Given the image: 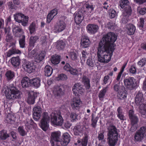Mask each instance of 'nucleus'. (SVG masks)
Instances as JSON below:
<instances>
[{
    "mask_svg": "<svg viewBox=\"0 0 146 146\" xmlns=\"http://www.w3.org/2000/svg\"><path fill=\"white\" fill-rule=\"evenodd\" d=\"M117 39L116 35L111 32L104 36L98 47L97 56L99 62L108 63L110 60L114 50V43Z\"/></svg>",
    "mask_w": 146,
    "mask_h": 146,
    "instance_id": "f257e3e1",
    "label": "nucleus"
},
{
    "mask_svg": "<svg viewBox=\"0 0 146 146\" xmlns=\"http://www.w3.org/2000/svg\"><path fill=\"white\" fill-rule=\"evenodd\" d=\"M107 141L109 146H115L118 140V134L115 127L110 125L108 128Z\"/></svg>",
    "mask_w": 146,
    "mask_h": 146,
    "instance_id": "f03ea898",
    "label": "nucleus"
},
{
    "mask_svg": "<svg viewBox=\"0 0 146 146\" xmlns=\"http://www.w3.org/2000/svg\"><path fill=\"white\" fill-rule=\"evenodd\" d=\"M3 90L8 99L15 100L21 98V92L16 88L13 86V84L10 85L9 87L5 88Z\"/></svg>",
    "mask_w": 146,
    "mask_h": 146,
    "instance_id": "7ed1b4c3",
    "label": "nucleus"
},
{
    "mask_svg": "<svg viewBox=\"0 0 146 146\" xmlns=\"http://www.w3.org/2000/svg\"><path fill=\"white\" fill-rule=\"evenodd\" d=\"M51 122L54 124L59 126L62 125L64 120L60 115L53 113L51 115Z\"/></svg>",
    "mask_w": 146,
    "mask_h": 146,
    "instance_id": "20e7f679",
    "label": "nucleus"
},
{
    "mask_svg": "<svg viewBox=\"0 0 146 146\" xmlns=\"http://www.w3.org/2000/svg\"><path fill=\"white\" fill-rule=\"evenodd\" d=\"M50 117L47 112H44L43 114L42 119L41 121L40 127L44 131H46L47 129L49 122Z\"/></svg>",
    "mask_w": 146,
    "mask_h": 146,
    "instance_id": "39448f33",
    "label": "nucleus"
},
{
    "mask_svg": "<svg viewBox=\"0 0 146 146\" xmlns=\"http://www.w3.org/2000/svg\"><path fill=\"white\" fill-rule=\"evenodd\" d=\"M22 66L24 69L29 73L33 72L35 70V66L33 63H31L25 60L23 61Z\"/></svg>",
    "mask_w": 146,
    "mask_h": 146,
    "instance_id": "423d86ee",
    "label": "nucleus"
},
{
    "mask_svg": "<svg viewBox=\"0 0 146 146\" xmlns=\"http://www.w3.org/2000/svg\"><path fill=\"white\" fill-rule=\"evenodd\" d=\"M73 93L76 96L78 95V94H82L84 92V90L83 86L80 83H77L75 84L72 87Z\"/></svg>",
    "mask_w": 146,
    "mask_h": 146,
    "instance_id": "0eeeda50",
    "label": "nucleus"
},
{
    "mask_svg": "<svg viewBox=\"0 0 146 146\" xmlns=\"http://www.w3.org/2000/svg\"><path fill=\"white\" fill-rule=\"evenodd\" d=\"M135 79L133 77L124 79L123 82L126 87L129 89H132L135 86Z\"/></svg>",
    "mask_w": 146,
    "mask_h": 146,
    "instance_id": "6e6552de",
    "label": "nucleus"
},
{
    "mask_svg": "<svg viewBox=\"0 0 146 146\" xmlns=\"http://www.w3.org/2000/svg\"><path fill=\"white\" fill-rule=\"evenodd\" d=\"M66 25L63 21H60L57 23L54 27V30L56 32H60L62 31L65 28Z\"/></svg>",
    "mask_w": 146,
    "mask_h": 146,
    "instance_id": "1a4fd4ad",
    "label": "nucleus"
},
{
    "mask_svg": "<svg viewBox=\"0 0 146 146\" xmlns=\"http://www.w3.org/2000/svg\"><path fill=\"white\" fill-rule=\"evenodd\" d=\"M33 117L35 120L37 121L39 119L40 117L41 113V110L39 106H36L33 109Z\"/></svg>",
    "mask_w": 146,
    "mask_h": 146,
    "instance_id": "9d476101",
    "label": "nucleus"
},
{
    "mask_svg": "<svg viewBox=\"0 0 146 146\" xmlns=\"http://www.w3.org/2000/svg\"><path fill=\"white\" fill-rule=\"evenodd\" d=\"M99 29L98 26L94 24H89L86 27V29L88 33L94 34L96 33Z\"/></svg>",
    "mask_w": 146,
    "mask_h": 146,
    "instance_id": "9b49d317",
    "label": "nucleus"
},
{
    "mask_svg": "<svg viewBox=\"0 0 146 146\" xmlns=\"http://www.w3.org/2000/svg\"><path fill=\"white\" fill-rule=\"evenodd\" d=\"M120 6L122 9H124L123 11H131V7L129 6L130 3L128 0H121L119 1Z\"/></svg>",
    "mask_w": 146,
    "mask_h": 146,
    "instance_id": "f8f14e48",
    "label": "nucleus"
},
{
    "mask_svg": "<svg viewBox=\"0 0 146 146\" xmlns=\"http://www.w3.org/2000/svg\"><path fill=\"white\" fill-rule=\"evenodd\" d=\"M129 116L131 124H136L138 121V117L134 114V112L132 110H130L129 111Z\"/></svg>",
    "mask_w": 146,
    "mask_h": 146,
    "instance_id": "ddd939ff",
    "label": "nucleus"
},
{
    "mask_svg": "<svg viewBox=\"0 0 146 146\" xmlns=\"http://www.w3.org/2000/svg\"><path fill=\"white\" fill-rule=\"evenodd\" d=\"M58 13V10L56 8L50 11L47 15V22L49 23Z\"/></svg>",
    "mask_w": 146,
    "mask_h": 146,
    "instance_id": "4468645a",
    "label": "nucleus"
},
{
    "mask_svg": "<svg viewBox=\"0 0 146 146\" xmlns=\"http://www.w3.org/2000/svg\"><path fill=\"white\" fill-rule=\"evenodd\" d=\"M127 33L129 35H132L134 34L135 30V26L132 24H127L125 27Z\"/></svg>",
    "mask_w": 146,
    "mask_h": 146,
    "instance_id": "2eb2a0df",
    "label": "nucleus"
},
{
    "mask_svg": "<svg viewBox=\"0 0 146 146\" xmlns=\"http://www.w3.org/2000/svg\"><path fill=\"white\" fill-rule=\"evenodd\" d=\"M63 88L62 86H57L54 87L53 90V93L56 97L60 96L63 94Z\"/></svg>",
    "mask_w": 146,
    "mask_h": 146,
    "instance_id": "dca6fc26",
    "label": "nucleus"
},
{
    "mask_svg": "<svg viewBox=\"0 0 146 146\" xmlns=\"http://www.w3.org/2000/svg\"><path fill=\"white\" fill-rule=\"evenodd\" d=\"M131 11H130L129 9V11H123V17L122 18V22L123 23H125L128 22L129 20V17L130 15Z\"/></svg>",
    "mask_w": 146,
    "mask_h": 146,
    "instance_id": "f3484780",
    "label": "nucleus"
},
{
    "mask_svg": "<svg viewBox=\"0 0 146 146\" xmlns=\"http://www.w3.org/2000/svg\"><path fill=\"white\" fill-rule=\"evenodd\" d=\"M81 103L80 100L76 98H74L71 102V106L74 110L78 108Z\"/></svg>",
    "mask_w": 146,
    "mask_h": 146,
    "instance_id": "a211bd4d",
    "label": "nucleus"
},
{
    "mask_svg": "<svg viewBox=\"0 0 146 146\" xmlns=\"http://www.w3.org/2000/svg\"><path fill=\"white\" fill-rule=\"evenodd\" d=\"M90 43V41L89 38L87 36L83 37L81 40L80 44L82 48L88 47L89 46Z\"/></svg>",
    "mask_w": 146,
    "mask_h": 146,
    "instance_id": "6ab92c4d",
    "label": "nucleus"
},
{
    "mask_svg": "<svg viewBox=\"0 0 146 146\" xmlns=\"http://www.w3.org/2000/svg\"><path fill=\"white\" fill-rule=\"evenodd\" d=\"M143 96L141 92H138L136 95L135 98V103L137 106L143 103Z\"/></svg>",
    "mask_w": 146,
    "mask_h": 146,
    "instance_id": "aec40b11",
    "label": "nucleus"
},
{
    "mask_svg": "<svg viewBox=\"0 0 146 146\" xmlns=\"http://www.w3.org/2000/svg\"><path fill=\"white\" fill-rule=\"evenodd\" d=\"M10 60L11 64L13 67H17L19 66L21 60L19 56L13 57Z\"/></svg>",
    "mask_w": 146,
    "mask_h": 146,
    "instance_id": "412c9836",
    "label": "nucleus"
},
{
    "mask_svg": "<svg viewBox=\"0 0 146 146\" xmlns=\"http://www.w3.org/2000/svg\"><path fill=\"white\" fill-rule=\"evenodd\" d=\"M83 19L82 14L81 12H76L75 13L74 20L77 24H80Z\"/></svg>",
    "mask_w": 146,
    "mask_h": 146,
    "instance_id": "4be33fe9",
    "label": "nucleus"
},
{
    "mask_svg": "<svg viewBox=\"0 0 146 146\" xmlns=\"http://www.w3.org/2000/svg\"><path fill=\"white\" fill-rule=\"evenodd\" d=\"M60 132L59 131L54 132L52 133L51 134V139L54 141H52V146H53V142H56L59 140L60 137Z\"/></svg>",
    "mask_w": 146,
    "mask_h": 146,
    "instance_id": "5701e85b",
    "label": "nucleus"
},
{
    "mask_svg": "<svg viewBox=\"0 0 146 146\" xmlns=\"http://www.w3.org/2000/svg\"><path fill=\"white\" fill-rule=\"evenodd\" d=\"M30 82L35 88H38L40 85V80L39 78H33L31 79Z\"/></svg>",
    "mask_w": 146,
    "mask_h": 146,
    "instance_id": "b1692460",
    "label": "nucleus"
},
{
    "mask_svg": "<svg viewBox=\"0 0 146 146\" xmlns=\"http://www.w3.org/2000/svg\"><path fill=\"white\" fill-rule=\"evenodd\" d=\"M84 128V127L83 126L79 125L75 126L73 130L74 135H77L82 133Z\"/></svg>",
    "mask_w": 146,
    "mask_h": 146,
    "instance_id": "393cba45",
    "label": "nucleus"
},
{
    "mask_svg": "<svg viewBox=\"0 0 146 146\" xmlns=\"http://www.w3.org/2000/svg\"><path fill=\"white\" fill-rule=\"evenodd\" d=\"M13 31L14 35L18 37L20 36V35L23 32L22 29L18 26L14 27L13 29Z\"/></svg>",
    "mask_w": 146,
    "mask_h": 146,
    "instance_id": "a878e982",
    "label": "nucleus"
},
{
    "mask_svg": "<svg viewBox=\"0 0 146 146\" xmlns=\"http://www.w3.org/2000/svg\"><path fill=\"white\" fill-rule=\"evenodd\" d=\"M50 60L53 64L55 65L58 64L60 62V56L56 54L53 55L50 58Z\"/></svg>",
    "mask_w": 146,
    "mask_h": 146,
    "instance_id": "bb28decb",
    "label": "nucleus"
},
{
    "mask_svg": "<svg viewBox=\"0 0 146 146\" xmlns=\"http://www.w3.org/2000/svg\"><path fill=\"white\" fill-rule=\"evenodd\" d=\"M31 80L27 77H26L23 78L21 81V85L23 88L28 87L30 84Z\"/></svg>",
    "mask_w": 146,
    "mask_h": 146,
    "instance_id": "cd10ccee",
    "label": "nucleus"
},
{
    "mask_svg": "<svg viewBox=\"0 0 146 146\" xmlns=\"http://www.w3.org/2000/svg\"><path fill=\"white\" fill-rule=\"evenodd\" d=\"M46 54V52L44 51H42L39 54L37 55L35 58V61L40 62L44 59Z\"/></svg>",
    "mask_w": 146,
    "mask_h": 146,
    "instance_id": "c85d7f7f",
    "label": "nucleus"
},
{
    "mask_svg": "<svg viewBox=\"0 0 146 146\" xmlns=\"http://www.w3.org/2000/svg\"><path fill=\"white\" fill-rule=\"evenodd\" d=\"M127 95L123 90L117 94V98L118 100H122L124 102L126 98Z\"/></svg>",
    "mask_w": 146,
    "mask_h": 146,
    "instance_id": "c756f323",
    "label": "nucleus"
},
{
    "mask_svg": "<svg viewBox=\"0 0 146 146\" xmlns=\"http://www.w3.org/2000/svg\"><path fill=\"white\" fill-rule=\"evenodd\" d=\"M69 143L68 141L63 139L60 141L59 140L57 142H53V146H55V145L57 146H66Z\"/></svg>",
    "mask_w": 146,
    "mask_h": 146,
    "instance_id": "7c9ffc66",
    "label": "nucleus"
},
{
    "mask_svg": "<svg viewBox=\"0 0 146 146\" xmlns=\"http://www.w3.org/2000/svg\"><path fill=\"white\" fill-rule=\"evenodd\" d=\"M21 53L20 50L17 49L13 48L9 50L7 52V56L9 57L11 56L12 55L15 54H20Z\"/></svg>",
    "mask_w": 146,
    "mask_h": 146,
    "instance_id": "2f4dec72",
    "label": "nucleus"
},
{
    "mask_svg": "<svg viewBox=\"0 0 146 146\" xmlns=\"http://www.w3.org/2000/svg\"><path fill=\"white\" fill-rule=\"evenodd\" d=\"M39 38L37 36H31L29 41V46L31 48H32L35 46V44L36 42Z\"/></svg>",
    "mask_w": 146,
    "mask_h": 146,
    "instance_id": "473e14b6",
    "label": "nucleus"
},
{
    "mask_svg": "<svg viewBox=\"0 0 146 146\" xmlns=\"http://www.w3.org/2000/svg\"><path fill=\"white\" fill-rule=\"evenodd\" d=\"M52 68L50 66L47 65L45 67L44 72L46 76L48 77L50 76L52 74Z\"/></svg>",
    "mask_w": 146,
    "mask_h": 146,
    "instance_id": "72a5a7b5",
    "label": "nucleus"
},
{
    "mask_svg": "<svg viewBox=\"0 0 146 146\" xmlns=\"http://www.w3.org/2000/svg\"><path fill=\"white\" fill-rule=\"evenodd\" d=\"M38 28L36 23L32 22L29 26V30L31 34L34 33L36 31V29Z\"/></svg>",
    "mask_w": 146,
    "mask_h": 146,
    "instance_id": "f704fd0d",
    "label": "nucleus"
},
{
    "mask_svg": "<svg viewBox=\"0 0 146 146\" xmlns=\"http://www.w3.org/2000/svg\"><path fill=\"white\" fill-rule=\"evenodd\" d=\"M139 112L142 115L145 116L144 117H146L145 115L146 113V104L142 103L139 104Z\"/></svg>",
    "mask_w": 146,
    "mask_h": 146,
    "instance_id": "c9c22d12",
    "label": "nucleus"
},
{
    "mask_svg": "<svg viewBox=\"0 0 146 146\" xmlns=\"http://www.w3.org/2000/svg\"><path fill=\"white\" fill-rule=\"evenodd\" d=\"M82 82L84 83L86 89H89L90 87V82L88 78L84 76L82 78Z\"/></svg>",
    "mask_w": 146,
    "mask_h": 146,
    "instance_id": "e433bc0d",
    "label": "nucleus"
},
{
    "mask_svg": "<svg viewBox=\"0 0 146 146\" xmlns=\"http://www.w3.org/2000/svg\"><path fill=\"white\" fill-rule=\"evenodd\" d=\"M108 88L109 86L107 85L103 89L101 90L100 91L98 97L100 100L104 98L107 91L108 90Z\"/></svg>",
    "mask_w": 146,
    "mask_h": 146,
    "instance_id": "4c0bfd02",
    "label": "nucleus"
},
{
    "mask_svg": "<svg viewBox=\"0 0 146 146\" xmlns=\"http://www.w3.org/2000/svg\"><path fill=\"white\" fill-rule=\"evenodd\" d=\"M35 96L33 93H29L27 102L29 104H33L35 103Z\"/></svg>",
    "mask_w": 146,
    "mask_h": 146,
    "instance_id": "58836bf2",
    "label": "nucleus"
},
{
    "mask_svg": "<svg viewBox=\"0 0 146 146\" xmlns=\"http://www.w3.org/2000/svg\"><path fill=\"white\" fill-rule=\"evenodd\" d=\"M69 72L72 75L78 76L81 74V69L80 68L76 69L72 67Z\"/></svg>",
    "mask_w": 146,
    "mask_h": 146,
    "instance_id": "ea45409f",
    "label": "nucleus"
},
{
    "mask_svg": "<svg viewBox=\"0 0 146 146\" xmlns=\"http://www.w3.org/2000/svg\"><path fill=\"white\" fill-rule=\"evenodd\" d=\"M9 137L7 131L4 130H1L0 132V139L2 140H5Z\"/></svg>",
    "mask_w": 146,
    "mask_h": 146,
    "instance_id": "a19ab883",
    "label": "nucleus"
},
{
    "mask_svg": "<svg viewBox=\"0 0 146 146\" xmlns=\"http://www.w3.org/2000/svg\"><path fill=\"white\" fill-rule=\"evenodd\" d=\"M117 117L121 120H124L125 119V117L123 115L122 110L120 107H119L117 109Z\"/></svg>",
    "mask_w": 146,
    "mask_h": 146,
    "instance_id": "79ce46f5",
    "label": "nucleus"
},
{
    "mask_svg": "<svg viewBox=\"0 0 146 146\" xmlns=\"http://www.w3.org/2000/svg\"><path fill=\"white\" fill-rule=\"evenodd\" d=\"M113 88L114 91L117 93L123 90V87L120 85L119 83L114 84Z\"/></svg>",
    "mask_w": 146,
    "mask_h": 146,
    "instance_id": "37998d69",
    "label": "nucleus"
},
{
    "mask_svg": "<svg viewBox=\"0 0 146 146\" xmlns=\"http://www.w3.org/2000/svg\"><path fill=\"white\" fill-rule=\"evenodd\" d=\"M15 73L14 72L11 70L7 71L6 74L5 76L7 79L8 80H11L15 76Z\"/></svg>",
    "mask_w": 146,
    "mask_h": 146,
    "instance_id": "c03bdc74",
    "label": "nucleus"
},
{
    "mask_svg": "<svg viewBox=\"0 0 146 146\" xmlns=\"http://www.w3.org/2000/svg\"><path fill=\"white\" fill-rule=\"evenodd\" d=\"M24 16V15L21 13H17L14 15V19L16 21L20 23V22H21L22 19Z\"/></svg>",
    "mask_w": 146,
    "mask_h": 146,
    "instance_id": "a18cd8bd",
    "label": "nucleus"
},
{
    "mask_svg": "<svg viewBox=\"0 0 146 146\" xmlns=\"http://www.w3.org/2000/svg\"><path fill=\"white\" fill-rule=\"evenodd\" d=\"M86 64L89 67H93L94 66V61L91 56L88 57V58L87 60Z\"/></svg>",
    "mask_w": 146,
    "mask_h": 146,
    "instance_id": "49530a36",
    "label": "nucleus"
},
{
    "mask_svg": "<svg viewBox=\"0 0 146 146\" xmlns=\"http://www.w3.org/2000/svg\"><path fill=\"white\" fill-rule=\"evenodd\" d=\"M15 119L13 115L9 114L7 115L5 120L7 123L12 124L14 123Z\"/></svg>",
    "mask_w": 146,
    "mask_h": 146,
    "instance_id": "de8ad7c7",
    "label": "nucleus"
},
{
    "mask_svg": "<svg viewBox=\"0 0 146 146\" xmlns=\"http://www.w3.org/2000/svg\"><path fill=\"white\" fill-rule=\"evenodd\" d=\"M65 46L64 42L62 40H60L57 42L56 48L59 50H62Z\"/></svg>",
    "mask_w": 146,
    "mask_h": 146,
    "instance_id": "09e8293b",
    "label": "nucleus"
},
{
    "mask_svg": "<svg viewBox=\"0 0 146 146\" xmlns=\"http://www.w3.org/2000/svg\"><path fill=\"white\" fill-rule=\"evenodd\" d=\"M98 119L99 117H98L97 116L95 117H94L93 115H92V123L91 125L94 128H95L96 127Z\"/></svg>",
    "mask_w": 146,
    "mask_h": 146,
    "instance_id": "8fccbe9b",
    "label": "nucleus"
},
{
    "mask_svg": "<svg viewBox=\"0 0 146 146\" xmlns=\"http://www.w3.org/2000/svg\"><path fill=\"white\" fill-rule=\"evenodd\" d=\"M17 130L20 134L22 136H24L27 134V132L24 130L23 126L19 127Z\"/></svg>",
    "mask_w": 146,
    "mask_h": 146,
    "instance_id": "3c124183",
    "label": "nucleus"
},
{
    "mask_svg": "<svg viewBox=\"0 0 146 146\" xmlns=\"http://www.w3.org/2000/svg\"><path fill=\"white\" fill-rule=\"evenodd\" d=\"M25 36L24 35H23L21 38L19 40L20 47L21 48H24L25 46Z\"/></svg>",
    "mask_w": 146,
    "mask_h": 146,
    "instance_id": "603ef678",
    "label": "nucleus"
},
{
    "mask_svg": "<svg viewBox=\"0 0 146 146\" xmlns=\"http://www.w3.org/2000/svg\"><path fill=\"white\" fill-rule=\"evenodd\" d=\"M78 54V52L76 51L71 52L70 54V57L72 60H75L76 59Z\"/></svg>",
    "mask_w": 146,
    "mask_h": 146,
    "instance_id": "864d4df0",
    "label": "nucleus"
},
{
    "mask_svg": "<svg viewBox=\"0 0 146 146\" xmlns=\"http://www.w3.org/2000/svg\"><path fill=\"white\" fill-rule=\"evenodd\" d=\"M109 15L110 18H113L117 15V14L115 10L113 9H111L109 11Z\"/></svg>",
    "mask_w": 146,
    "mask_h": 146,
    "instance_id": "5fc2aeb1",
    "label": "nucleus"
},
{
    "mask_svg": "<svg viewBox=\"0 0 146 146\" xmlns=\"http://www.w3.org/2000/svg\"><path fill=\"white\" fill-rule=\"evenodd\" d=\"M104 131H100L98 134V138L99 141H103L105 142V140H104Z\"/></svg>",
    "mask_w": 146,
    "mask_h": 146,
    "instance_id": "6e6d98bb",
    "label": "nucleus"
},
{
    "mask_svg": "<svg viewBox=\"0 0 146 146\" xmlns=\"http://www.w3.org/2000/svg\"><path fill=\"white\" fill-rule=\"evenodd\" d=\"M78 115L74 113H71L70 115V117L71 121L74 122L76 121V119H77Z\"/></svg>",
    "mask_w": 146,
    "mask_h": 146,
    "instance_id": "4d7b16f0",
    "label": "nucleus"
},
{
    "mask_svg": "<svg viewBox=\"0 0 146 146\" xmlns=\"http://www.w3.org/2000/svg\"><path fill=\"white\" fill-rule=\"evenodd\" d=\"M22 19L21 22H20V23H21L22 25L23 26H26L28 20V17L24 15Z\"/></svg>",
    "mask_w": 146,
    "mask_h": 146,
    "instance_id": "13d9d810",
    "label": "nucleus"
},
{
    "mask_svg": "<svg viewBox=\"0 0 146 146\" xmlns=\"http://www.w3.org/2000/svg\"><path fill=\"white\" fill-rule=\"evenodd\" d=\"M63 137V139L69 143L70 140V136L68 133L65 132L64 133Z\"/></svg>",
    "mask_w": 146,
    "mask_h": 146,
    "instance_id": "bf43d9fd",
    "label": "nucleus"
},
{
    "mask_svg": "<svg viewBox=\"0 0 146 146\" xmlns=\"http://www.w3.org/2000/svg\"><path fill=\"white\" fill-rule=\"evenodd\" d=\"M146 64V59L143 58L137 62L138 65L140 67H143Z\"/></svg>",
    "mask_w": 146,
    "mask_h": 146,
    "instance_id": "052dcab7",
    "label": "nucleus"
},
{
    "mask_svg": "<svg viewBox=\"0 0 146 146\" xmlns=\"http://www.w3.org/2000/svg\"><path fill=\"white\" fill-rule=\"evenodd\" d=\"M85 6L86 8L88 10H90V11H92L94 9V6L92 3L90 4L87 3L85 4Z\"/></svg>",
    "mask_w": 146,
    "mask_h": 146,
    "instance_id": "680f3d73",
    "label": "nucleus"
},
{
    "mask_svg": "<svg viewBox=\"0 0 146 146\" xmlns=\"http://www.w3.org/2000/svg\"><path fill=\"white\" fill-rule=\"evenodd\" d=\"M144 19L143 18H141L140 19V21L138 24V25L139 29H142L144 25Z\"/></svg>",
    "mask_w": 146,
    "mask_h": 146,
    "instance_id": "e2e57ef3",
    "label": "nucleus"
},
{
    "mask_svg": "<svg viewBox=\"0 0 146 146\" xmlns=\"http://www.w3.org/2000/svg\"><path fill=\"white\" fill-rule=\"evenodd\" d=\"M67 78L66 75L64 74H59L58 76L57 79L58 80H66Z\"/></svg>",
    "mask_w": 146,
    "mask_h": 146,
    "instance_id": "0e129e2a",
    "label": "nucleus"
},
{
    "mask_svg": "<svg viewBox=\"0 0 146 146\" xmlns=\"http://www.w3.org/2000/svg\"><path fill=\"white\" fill-rule=\"evenodd\" d=\"M88 142L87 136H85L82 140V146H86Z\"/></svg>",
    "mask_w": 146,
    "mask_h": 146,
    "instance_id": "69168bd1",
    "label": "nucleus"
},
{
    "mask_svg": "<svg viewBox=\"0 0 146 146\" xmlns=\"http://www.w3.org/2000/svg\"><path fill=\"white\" fill-rule=\"evenodd\" d=\"M129 72L131 74H135L136 72V70L135 67L134 66H131L129 69Z\"/></svg>",
    "mask_w": 146,
    "mask_h": 146,
    "instance_id": "338daca9",
    "label": "nucleus"
},
{
    "mask_svg": "<svg viewBox=\"0 0 146 146\" xmlns=\"http://www.w3.org/2000/svg\"><path fill=\"white\" fill-rule=\"evenodd\" d=\"M25 126H26V128L29 130L31 127V124H30V123L29 122V119H26L25 121Z\"/></svg>",
    "mask_w": 146,
    "mask_h": 146,
    "instance_id": "774afa93",
    "label": "nucleus"
}]
</instances>
